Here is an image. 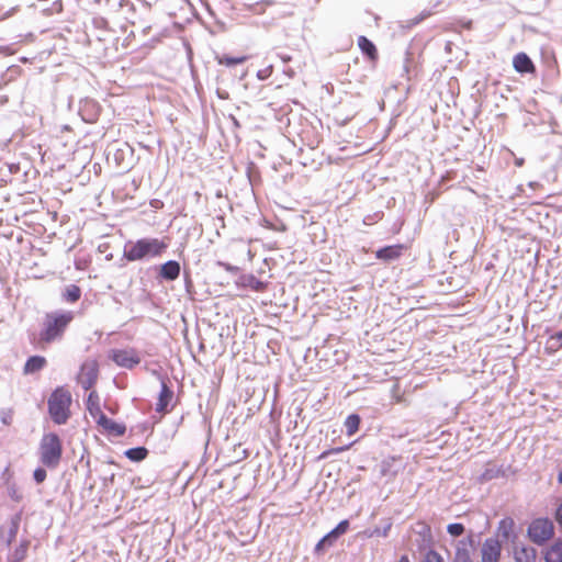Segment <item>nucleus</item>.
I'll use <instances>...</instances> for the list:
<instances>
[{
  "label": "nucleus",
  "instance_id": "1",
  "mask_svg": "<svg viewBox=\"0 0 562 562\" xmlns=\"http://www.w3.org/2000/svg\"><path fill=\"white\" fill-rule=\"evenodd\" d=\"M74 319L70 311H55L44 317L38 340L42 344H52L63 338L67 327Z\"/></svg>",
  "mask_w": 562,
  "mask_h": 562
},
{
  "label": "nucleus",
  "instance_id": "2",
  "mask_svg": "<svg viewBox=\"0 0 562 562\" xmlns=\"http://www.w3.org/2000/svg\"><path fill=\"white\" fill-rule=\"evenodd\" d=\"M168 247V244L158 238H140L136 241L128 240L124 245L123 257L127 261H140L159 257Z\"/></svg>",
  "mask_w": 562,
  "mask_h": 562
},
{
  "label": "nucleus",
  "instance_id": "3",
  "mask_svg": "<svg viewBox=\"0 0 562 562\" xmlns=\"http://www.w3.org/2000/svg\"><path fill=\"white\" fill-rule=\"evenodd\" d=\"M40 460L43 465L55 469L58 467L63 454L61 440L55 432L43 435L40 442Z\"/></svg>",
  "mask_w": 562,
  "mask_h": 562
},
{
  "label": "nucleus",
  "instance_id": "4",
  "mask_svg": "<svg viewBox=\"0 0 562 562\" xmlns=\"http://www.w3.org/2000/svg\"><path fill=\"white\" fill-rule=\"evenodd\" d=\"M71 395L67 390L56 389L48 398V412L53 422L57 425L65 424L69 418Z\"/></svg>",
  "mask_w": 562,
  "mask_h": 562
},
{
  "label": "nucleus",
  "instance_id": "5",
  "mask_svg": "<svg viewBox=\"0 0 562 562\" xmlns=\"http://www.w3.org/2000/svg\"><path fill=\"white\" fill-rule=\"evenodd\" d=\"M553 524L548 518H537L528 527L529 538L537 544H542L553 536Z\"/></svg>",
  "mask_w": 562,
  "mask_h": 562
},
{
  "label": "nucleus",
  "instance_id": "6",
  "mask_svg": "<svg viewBox=\"0 0 562 562\" xmlns=\"http://www.w3.org/2000/svg\"><path fill=\"white\" fill-rule=\"evenodd\" d=\"M109 357L116 366L125 369H132L140 362V358L134 349H113Z\"/></svg>",
  "mask_w": 562,
  "mask_h": 562
},
{
  "label": "nucleus",
  "instance_id": "7",
  "mask_svg": "<svg viewBox=\"0 0 562 562\" xmlns=\"http://www.w3.org/2000/svg\"><path fill=\"white\" fill-rule=\"evenodd\" d=\"M476 541L473 533L458 541L453 562H473L472 555L475 552Z\"/></svg>",
  "mask_w": 562,
  "mask_h": 562
},
{
  "label": "nucleus",
  "instance_id": "8",
  "mask_svg": "<svg viewBox=\"0 0 562 562\" xmlns=\"http://www.w3.org/2000/svg\"><path fill=\"white\" fill-rule=\"evenodd\" d=\"M502 546L496 538H487L481 548V562H498L501 558Z\"/></svg>",
  "mask_w": 562,
  "mask_h": 562
},
{
  "label": "nucleus",
  "instance_id": "9",
  "mask_svg": "<svg viewBox=\"0 0 562 562\" xmlns=\"http://www.w3.org/2000/svg\"><path fill=\"white\" fill-rule=\"evenodd\" d=\"M100 427L103 428L109 435L113 436H123L126 431V427L124 424H120L114 422L113 419L108 418L105 415L100 416V418L95 422Z\"/></svg>",
  "mask_w": 562,
  "mask_h": 562
},
{
  "label": "nucleus",
  "instance_id": "10",
  "mask_svg": "<svg viewBox=\"0 0 562 562\" xmlns=\"http://www.w3.org/2000/svg\"><path fill=\"white\" fill-rule=\"evenodd\" d=\"M513 67L519 74H530L535 71V65L526 53H518L514 56Z\"/></svg>",
  "mask_w": 562,
  "mask_h": 562
},
{
  "label": "nucleus",
  "instance_id": "11",
  "mask_svg": "<svg viewBox=\"0 0 562 562\" xmlns=\"http://www.w3.org/2000/svg\"><path fill=\"white\" fill-rule=\"evenodd\" d=\"M173 397V392L169 389L166 381L162 379L160 384V392L158 396V402L156 403V412L165 413L168 404Z\"/></svg>",
  "mask_w": 562,
  "mask_h": 562
},
{
  "label": "nucleus",
  "instance_id": "12",
  "mask_svg": "<svg viewBox=\"0 0 562 562\" xmlns=\"http://www.w3.org/2000/svg\"><path fill=\"white\" fill-rule=\"evenodd\" d=\"M537 552L532 547L515 546L514 559L516 562H536Z\"/></svg>",
  "mask_w": 562,
  "mask_h": 562
},
{
  "label": "nucleus",
  "instance_id": "13",
  "mask_svg": "<svg viewBox=\"0 0 562 562\" xmlns=\"http://www.w3.org/2000/svg\"><path fill=\"white\" fill-rule=\"evenodd\" d=\"M180 274V265L176 260L165 262L160 268V277L167 281L176 280Z\"/></svg>",
  "mask_w": 562,
  "mask_h": 562
},
{
  "label": "nucleus",
  "instance_id": "14",
  "mask_svg": "<svg viewBox=\"0 0 562 562\" xmlns=\"http://www.w3.org/2000/svg\"><path fill=\"white\" fill-rule=\"evenodd\" d=\"M402 245L385 246L375 252L378 259L390 261L398 258L402 254Z\"/></svg>",
  "mask_w": 562,
  "mask_h": 562
},
{
  "label": "nucleus",
  "instance_id": "15",
  "mask_svg": "<svg viewBox=\"0 0 562 562\" xmlns=\"http://www.w3.org/2000/svg\"><path fill=\"white\" fill-rule=\"evenodd\" d=\"M82 370L85 371L83 378L81 379V385L85 390H89L93 386L98 378V368L93 363L91 366H83Z\"/></svg>",
  "mask_w": 562,
  "mask_h": 562
},
{
  "label": "nucleus",
  "instance_id": "16",
  "mask_svg": "<svg viewBox=\"0 0 562 562\" xmlns=\"http://www.w3.org/2000/svg\"><path fill=\"white\" fill-rule=\"evenodd\" d=\"M87 409L91 417L97 422L100 416H103V412L101 411L100 403H99V396L95 392H91L88 395L87 402Z\"/></svg>",
  "mask_w": 562,
  "mask_h": 562
},
{
  "label": "nucleus",
  "instance_id": "17",
  "mask_svg": "<svg viewBox=\"0 0 562 562\" xmlns=\"http://www.w3.org/2000/svg\"><path fill=\"white\" fill-rule=\"evenodd\" d=\"M46 364V359L42 356L30 357L24 364V373L31 374L41 371Z\"/></svg>",
  "mask_w": 562,
  "mask_h": 562
},
{
  "label": "nucleus",
  "instance_id": "18",
  "mask_svg": "<svg viewBox=\"0 0 562 562\" xmlns=\"http://www.w3.org/2000/svg\"><path fill=\"white\" fill-rule=\"evenodd\" d=\"M546 562H562V540L555 541L544 553Z\"/></svg>",
  "mask_w": 562,
  "mask_h": 562
},
{
  "label": "nucleus",
  "instance_id": "19",
  "mask_svg": "<svg viewBox=\"0 0 562 562\" xmlns=\"http://www.w3.org/2000/svg\"><path fill=\"white\" fill-rule=\"evenodd\" d=\"M358 46L369 58L374 59L376 57V48L374 44L366 36L358 37Z\"/></svg>",
  "mask_w": 562,
  "mask_h": 562
},
{
  "label": "nucleus",
  "instance_id": "20",
  "mask_svg": "<svg viewBox=\"0 0 562 562\" xmlns=\"http://www.w3.org/2000/svg\"><path fill=\"white\" fill-rule=\"evenodd\" d=\"M514 529V520L509 517L503 518L497 526V533L504 539H508Z\"/></svg>",
  "mask_w": 562,
  "mask_h": 562
},
{
  "label": "nucleus",
  "instance_id": "21",
  "mask_svg": "<svg viewBox=\"0 0 562 562\" xmlns=\"http://www.w3.org/2000/svg\"><path fill=\"white\" fill-rule=\"evenodd\" d=\"M349 528V521L347 519L341 520L331 531H329L327 535H325L329 540V546H333L335 540L340 536L344 535Z\"/></svg>",
  "mask_w": 562,
  "mask_h": 562
},
{
  "label": "nucleus",
  "instance_id": "22",
  "mask_svg": "<svg viewBox=\"0 0 562 562\" xmlns=\"http://www.w3.org/2000/svg\"><path fill=\"white\" fill-rule=\"evenodd\" d=\"M147 454L148 450L145 447H135L125 451L126 458L135 462L143 461Z\"/></svg>",
  "mask_w": 562,
  "mask_h": 562
},
{
  "label": "nucleus",
  "instance_id": "23",
  "mask_svg": "<svg viewBox=\"0 0 562 562\" xmlns=\"http://www.w3.org/2000/svg\"><path fill=\"white\" fill-rule=\"evenodd\" d=\"M215 59L218 65H224L226 67H233L235 65L245 63L247 60V57L246 56L231 57V56L222 55V56H216Z\"/></svg>",
  "mask_w": 562,
  "mask_h": 562
},
{
  "label": "nucleus",
  "instance_id": "24",
  "mask_svg": "<svg viewBox=\"0 0 562 562\" xmlns=\"http://www.w3.org/2000/svg\"><path fill=\"white\" fill-rule=\"evenodd\" d=\"M81 290L76 284H70L66 288V290L63 293V299L66 302L75 303L80 299Z\"/></svg>",
  "mask_w": 562,
  "mask_h": 562
},
{
  "label": "nucleus",
  "instance_id": "25",
  "mask_svg": "<svg viewBox=\"0 0 562 562\" xmlns=\"http://www.w3.org/2000/svg\"><path fill=\"white\" fill-rule=\"evenodd\" d=\"M391 528H392V522L390 520H387L386 524L384 525V527H382V528L375 527L373 529H368L364 531V535L368 538H373V537L385 538L389 536Z\"/></svg>",
  "mask_w": 562,
  "mask_h": 562
},
{
  "label": "nucleus",
  "instance_id": "26",
  "mask_svg": "<svg viewBox=\"0 0 562 562\" xmlns=\"http://www.w3.org/2000/svg\"><path fill=\"white\" fill-rule=\"evenodd\" d=\"M360 425V417L357 414H351L347 416L345 420V427L346 431L349 436L353 435L358 429Z\"/></svg>",
  "mask_w": 562,
  "mask_h": 562
},
{
  "label": "nucleus",
  "instance_id": "27",
  "mask_svg": "<svg viewBox=\"0 0 562 562\" xmlns=\"http://www.w3.org/2000/svg\"><path fill=\"white\" fill-rule=\"evenodd\" d=\"M243 280H244V283H243L244 285L249 286L255 291L260 292V291H263L266 288V284L261 280L257 279L254 274L245 276L243 278Z\"/></svg>",
  "mask_w": 562,
  "mask_h": 562
},
{
  "label": "nucleus",
  "instance_id": "28",
  "mask_svg": "<svg viewBox=\"0 0 562 562\" xmlns=\"http://www.w3.org/2000/svg\"><path fill=\"white\" fill-rule=\"evenodd\" d=\"M562 348V340L558 339V333L551 335L546 344V349L552 353Z\"/></svg>",
  "mask_w": 562,
  "mask_h": 562
},
{
  "label": "nucleus",
  "instance_id": "29",
  "mask_svg": "<svg viewBox=\"0 0 562 562\" xmlns=\"http://www.w3.org/2000/svg\"><path fill=\"white\" fill-rule=\"evenodd\" d=\"M447 531L453 537H459L464 532V526L459 522L449 524Z\"/></svg>",
  "mask_w": 562,
  "mask_h": 562
},
{
  "label": "nucleus",
  "instance_id": "30",
  "mask_svg": "<svg viewBox=\"0 0 562 562\" xmlns=\"http://www.w3.org/2000/svg\"><path fill=\"white\" fill-rule=\"evenodd\" d=\"M47 476L46 470L43 468H36L33 472V477L36 483H43Z\"/></svg>",
  "mask_w": 562,
  "mask_h": 562
},
{
  "label": "nucleus",
  "instance_id": "31",
  "mask_svg": "<svg viewBox=\"0 0 562 562\" xmlns=\"http://www.w3.org/2000/svg\"><path fill=\"white\" fill-rule=\"evenodd\" d=\"M423 562H443V559L434 550L428 551L425 554V559Z\"/></svg>",
  "mask_w": 562,
  "mask_h": 562
},
{
  "label": "nucleus",
  "instance_id": "32",
  "mask_svg": "<svg viewBox=\"0 0 562 562\" xmlns=\"http://www.w3.org/2000/svg\"><path fill=\"white\" fill-rule=\"evenodd\" d=\"M8 494L13 501L16 502H19L22 498V495L14 483L8 485Z\"/></svg>",
  "mask_w": 562,
  "mask_h": 562
},
{
  "label": "nucleus",
  "instance_id": "33",
  "mask_svg": "<svg viewBox=\"0 0 562 562\" xmlns=\"http://www.w3.org/2000/svg\"><path fill=\"white\" fill-rule=\"evenodd\" d=\"M326 547H330L329 546V540L326 536H324L315 546V553H321Z\"/></svg>",
  "mask_w": 562,
  "mask_h": 562
},
{
  "label": "nucleus",
  "instance_id": "34",
  "mask_svg": "<svg viewBox=\"0 0 562 562\" xmlns=\"http://www.w3.org/2000/svg\"><path fill=\"white\" fill-rule=\"evenodd\" d=\"M1 422L3 425H10L12 423V412L11 411H2L1 412Z\"/></svg>",
  "mask_w": 562,
  "mask_h": 562
},
{
  "label": "nucleus",
  "instance_id": "35",
  "mask_svg": "<svg viewBox=\"0 0 562 562\" xmlns=\"http://www.w3.org/2000/svg\"><path fill=\"white\" fill-rule=\"evenodd\" d=\"M497 475V473L492 470V469H487L485 470L482 475H481V480L482 481H488V480H492L494 479L495 476Z\"/></svg>",
  "mask_w": 562,
  "mask_h": 562
},
{
  "label": "nucleus",
  "instance_id": "36",
  "mask_svg": "<svg viewBox=\"0 0 562 562\" xmlns=\"http://www.w3.org/2000/svg\"><path fill=\"white\" fill-rule=\"evenodd\" d=\"M271 71H272V67L269 66L268 68H266L263 70H259L257 74V77L261 80H265L266 78H268L270 76Z\"/></svg>",
  "mask_w": 562,
  "mask_h": 562
},
{
  "label": "nucleus",
  "instance_id": "37",
  "mask_svg": "<svg viewBox=\"0 0 562 562\" xmlns=\"http://www.w3.org/2000/svg\"><path fill=\"white\" fill-rule=\"evenodd\" d=\"M218 266L224 268L228 272H236V271H238V267L232 266V265H229L227 262H218Z\"/></svg>",
  "mask_w": 562,
  "mask_h": 562
},
{
  "label": "nucleus",
  "instance_id": "38",
  "mask_svg": "<svg viewBox=\"0 0 562 562\" xmlns=\"http://www.w3.org/2000/svg\"><path fill=\"white\" fill-rule=\"evenodd\" d=\"M24 555H25V547H22L21 549H16L14 552V560L21 561L22 559H24Z\"/></svg>",
  "mask_w": 562,
  "mask_h": 562
},
{
  "label": "nucleus",
  "instance_id": "39",
  "mask_svg": "<svg viewBox=\"0 0 562 562\" xmlns=\"http://www.w3.org/2000/svg\"><path fill=\"white\" fill-rule=\"evenodd\" d=\"M555 519H557L558 524L562 527V503L557 508Z\"/></svg>",
  "mask_w": 562,
  "mask_h": 562
},
{
  "label": "nucleus",
  "instance_id": "40",
  "mask_svg": "<svg viewBox=\"0 0 562 562\" xmlns=\"http://www.w3.org/2000/svg\"><path fill=\"white\" fill-rule=\"evenodd\" d=\"M279 57L281 58V60L283 63H288L291 60V56H289V55H279Z\"/></svg>",
  "mask_w": 562,
  "mask_h": 562
},
{
  "label": "nucleus",
  "instance_id": "41",
  "mask_svg": "<svg viewBox=\"0 0 562 562\" xmlns=\"http://www.w3.org/2000/svg\"><path fill=\"white\" fill-rule=\"evenodd\" d=\"M515 165H516L517 167H521V166L524 165V159H522V158H517V159L515 160Z\"/></svg>",
  "mask_w": 562,
  "mask_h": 562
},
{
  "label": "nucleus",
  "instance_id": "42",
  "mask_svg": "<svg viewBox=\"0 0 562 562\" xmlns=\"http://www.w3.org/2000/svg\"><path fill=\"white\" fill-rule=\"evenodd\" d=\"M231 119H232V122H233L234 126L238 127V126H239V123H238V121L236 120V117L231 116Z\"/></svg>",
  "mask_w": 562,
  "mask_h": 562
},
{
  "label": "nucleus",
  "instance_id": "43",
  "mask_svg": "<svg viewBox=\"0 0 562 562\" xmlns=\"http://www.w3.org/2000/svg\"><path fill=\"white\" fill-rule=\"evenodd\" d=\"M558 482L560 484H562V469L560 470V472L558 473Z\"/></svg>",
  "mask_w": 562,
  "mask_h": 562
},
{
  "label": "nucleus",
  "instance_id": "44",
  "mask_svg": "<svg viewBox=\"0 0 562 562\" xmlns=\"http://www.w3.org/2000/svg\"><path fill=\"white\" fill-rule=\"evenodd\" d=\"M398 562H409L408 558L406 555L401 557Z\"/></svg>",
  "mask_w": 562,
  "mask_h": 562
},
{
  "label": "nucleus",
  "instance_id": "45",
  "mask_svg": "<svg viewBox=\"0 0 562 562\" xmlns=\"http://www.w3.org/2000/svg\"><path fill=\"white\" fill-rule=\"evenodd\" d=\"M217 94L222 99H226L227 98V93H222L221 91H217Z\"/></svg>",
  "mask_w": 562,
  "mask_h": 562
},
{
  "label": "nucleus",
  "instance_id": "46",
  "mask_svg": "<svg viewBox=\"0 0 562 562\" xmlns=\"http://www.w3.org/2000/svg\"><path fill=\"white\" fill-rule=\"evenodd\" d=\"M344 449H345V448H337V449H335V452H340V451H342Z\"/></svg>",
  "mask_w": 562,
  "mask_h": 562
},
{
  "label": "nucleus",
  "instance_id": "47",
  "mask_svg": "<svg viewBox=\"0 0 562 562\" xmlns=\"http://www.w3.org/2000/svg\"><path fill=\"white\" fill-rule=\"evenodd\" d=\"M14 535H15V530L12 529L11 532H10V536L14 537Z\"/></svg>",
  "mask_w": 562,
  "mask_h": 562
},
{
  "label": "nucleus",
  "instance_id": "48",
  "mask_svg": "<svg viewBox=\"0 0 562 562\" xmlns=\"http://www.w3.org/2000/svg\"><path fill=\"white\" fill-rule=\"evenodd\" d=\"M90 103H91L92 105H94L92 101H86V104H90Z\"/></svg>",
  "mask_w": 562,
  "mask_h": 562
}]
</instances>
